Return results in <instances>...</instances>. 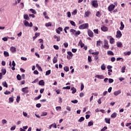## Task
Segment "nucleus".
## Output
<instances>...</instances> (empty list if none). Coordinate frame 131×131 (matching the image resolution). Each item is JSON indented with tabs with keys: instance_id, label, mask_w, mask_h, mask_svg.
Listing matches in <instances>:
<instances>
[{
	"instance_id": "nucleus-1",
	"label": "nucleus",
	"mask_w": 131,
	"mask_h": 131,
	"mask_svg": "<svg viewBox=\"0 0 131 131\" xmlns=\"http://www.w3.org/2000/svg\"><path fill=\"white\" fill-rule=\"evenodd\" d=\"M88 27H89V24L86 23V24H84L80 25L79 27V28L80 29L82 30V29H85L88 28Z\"/></svg>"
},
{
	"instance_id": "nucleus-2",
	"label": "nucleus",
	"mask_w": 131,
	"mask_h": 131,
	"mask_svg": "<svg viewBox=\"0 0 131 131\" xmlns=\"http://www.w3.org/2000/svg\"><path fill=\"white\" fill-rule=\"evenodd\" d=\"M104 46H103V48L104 49H105V50H108L109 49V45H108V40L105 39L104 40Z\"/></svg>"
},
{
	"instance_id": "nucleus-3",
	"label": "nucleus",
	"mask_w": 131,
	"mask_h": 131,
	"mask_svg": "<svg viewBox=\"0 0 131 131\" xmlns=\"http://www.w3.org/2000/svg\"><path fill=\"white\" fill-rule=\"evenodd\" d=\"M122 36V34L121 33V32L120 30H118L117 31L116 37L117 38H120Z\"/></svg>"
},
{
	"instance_id": "nucleus-4",
	"label": "nucleus",
	"mask_w": 131,
	"mask_h": 131,
	"mask_svg": "<svg viewBox=\"0 0 131 131\" xmlns=\"http://www.w3.org/2000/svg\"><path fill=\"white\" fill-rule=\"evenodd\" d=\"M21 92L24 93V94H28V93H29V91H28V87H25L22 88Z\"/></svg>"
},
{
	"instance_id": "nucleus-5",
	"label": "nucleus",
	"mask_w": 131,
	"mask_h": 131,
	"mask_svg": "<svg viewBox=\"0 0 131 131\" xmlns=\"http://www.w3.org/2000/svg\"><path fill=\"white\" fill-rule=\"evenodd\" d=\"M115 9V5L113 4H111L110 6L108 7V10L109 12H112L113 10Z\"/></svg>"
},
{
	"instance_id": "nucleus-6",
	"label": "nucleus",
	"mask_w": 131,
	"mask_h": 131,
	"mask_svg": "<svg viewBox=\"0 0 131 131\" xmlns=\"http://www.w3.org/2000/svg\"><path fill=\"white\" fill-rule=\"evenodd\" d=\"M92 6L94 8H98V1L97 0H94L92 2Z\"/></svg>"
},
{
	"instance_id": "nucleus-7",
	"label": "nucleus",
	"mask_w": 131,
	"mask_h": 131,
	"mask_svg": "<svg viewBox=\"0 0 131 131\" xmlns=\"http://www.w3.org/2000/svg\"><path fill=\"white\" fill-rule=\"evenodd\" d=\"M88 33L90 37H94V33L91 30H88Z\"/></svg>"
},
{
	"instance_id": "nucleus-8",
	"label": "nucleus",
	"mask_w": 131,
	"mask_h": 131,
	"mask_svg": "<svg viewBox=\"0 0 131 131\" xmlns=\"http://www.w3.org/2000/svg\"><path fill=\"white\" fill-rule=\"evenodd\" d=\"M61 31H63V28L61 27H58L56 30V32L58 34H60Z\"/></svg>"
},
{
	"instance_id": "nucleus-9",
	"label": "nucleus",
	"mask_w": 131,
	"mask_h": 131,
	"mask_svg": "<svg viewBox=\"0 0 131 131\" xmlns=\"http://www.w3.org/2000/svg\"><path fill=\"white\" fill-rule=\"evenodd\" d=\"M120 94H121V90H118L114 92V95L116 96H118V95H120Z\"/></svg>"
},
{
	"instance_id": "nucleus-10",
	"label": "nucleus",
	"mask_w": 131,
	"mask_h": 131,
	"mask_svg": "<svg viewBox=\"0 0 131 131\" xmlns=\"http://www.w3.org/2000/svg\"><path fill=\"white\" fill-rule=\"evenodd\" d=\"M101 29L102 31H104V32H105L106 31H108V28L105 26L101 27Z\"/></svg>"
},
{
	"instance_id": "nucleus-11",
	"label": "nucleus",
	"mask_w": 131,
	"mask_h": 131,
	"mask_svg": "<svg viewBox=\"0 0 131 131\" xmlns=\"http://www.w3.org/2000/svg\"><path fill=\"white\" fill-rule=\"evenodd\" d=\"M120 30H123L124 29V25L123 24V22L121 21L120 23V27L119 28Z\"/></svg>"
},
{
	"instance_id": "nucleus-12",
	"label": "nucleus",
	"mask_w": 131,
	"mask_h": 131,
	"mask_svg": "<svg viewBox=\"0 0 131 131\" xmlns=\"http://www.w3.org/2000/svg\"><path fill=\"white\" fill-rule=\"evenodd\" d=\"M84 18H86V17H89L90 15H91V12L90 11H87L84 13Z\"/></svg>"
},
{
	"instance_id": "nucleus-13",
	"label": "nucleus",
	"mask_w": 131,
	"mask_h": 131,
	"mask_svg": "<svg viewBox=\"0 0 131 131\" xmlns=\"http://www.w3.org/2000/svg\"><path fill=\"white\" fill-rule=\"evenodd\" d=\"M95 77H96L97 78H98L99 79H104L103 75H96L95 76Z\"/></svg>"
},
{
	"instance_id": "nucleus-14",
	"label": "nucleus",
	"mask_w": 131,
	"mask_h": 131,
	"mask_svg": "<svg viewBox=\"0 0 131 131\" xmlns=\"http://www.w3.org/2000/svg\"><path fill=\"white\" fill-rule=\"evenodd\" d=\"M107 54L108 55V56H114V53H113V51H108L107 52Z\"/></svg>"
},
{
	"instance_id": "nucleus-15",
	"label": "nucleus",
	"mask_w": 131,
	"mask_h": 131,
	"mask_svg": "<svg viewBox=\"0 0 131 131\" xmlns=\"http://www.w3.org/2000/svg\"><path fill=\"white\" fill-rule=\"evenodd\" d=\"M110 42L111 45H113V43H114V41H115V40L112 37L110 36Z\"/></svg>"
},
{
	"instance_id": "nucleus-16",
	"label": "nucleus",
	"mask_w": 131,
	"mask_h": 131,
	"mask_svg": "<svg viewBox=\"0 0 131 131\" xmlns=\"http://www.w3.org/2000/svg\"><path fill=\"white\" fill-rule=\"evenodd\" d=\"M10 51L12 52V53H16V48L14 47H11L10 48Z\"/></svg>"
},
{
	"instance_id": "nucleus-17",
	"label": "nucleus",
	"mask_w": 131,
	"mask_h": 131,
	"mask_svg": "<svg viewBox=\"0 0 131 131\" xmlns=\"http://www.w3.org/2000/svg\"><path fill=\"white\" fill-rule=\"evenodd\" d=\"M39 35H40V33H35V36H34L33 37V40H34V39H35V38L38 37V36H39Z\"/></svg>"
},
{
	"instance_id": "nucleus-18",
	"label": "nucleus",
	"mask_w": 131,
	"mask_h": 131,
	"mask_svg": "<svg viewBox=\"0 0 131 131\" xmlns=\"http://www.w3.org/2000/svg\"><path fill=\"white\" fill-rule=\"evenodd\" d=\"M53 63H54V64H56V63H57V62H58V57L55 56V57L53 58Z\"/></svg>"
},
{
	"instance_id": "nucleus-19",
	"label": "nucleus",
	"mask_w": 131,
	"mask_h": 131,
	"mask_svg": "<svg viewBox=\"0 0 131 131\" xmlns=\"http://www.w3.org/2000/svg\"><path fill=\"white\" fill-rule=\"evenodd\" d=\"M70 32H71V35H75V32H76V30H74V29H71V30H70Z\"/></svg>"
},
{
	"instance_id": "nucleus-20",
	"label": "nucleus",
	"mask_w": 131,
	"mask_h": 131,
	"mask_svg": "<svg viewBox=\"0 0 131 131\" xmlns=\"http://www.w3.org/2000/svg\"><path fill=\"white\" fill-rule=\"evenodd\" d=\"M116 45L118 48H121L122 47V43L121 42H117Z\"/></svg>"
},
{
	"instance_id": "nucleus-21",
	"label": "nucleus",
	"mask_w": 131,
	"mask_h": 131,
	"mask_svg": "<svg viewBox=\"0 0 131 131\" xmlns=\"http://www.w3.org/2000/svg\"><path fill=\"white\" fill-rule=\"evenodd\" d=\"M81 32L80 31H76L75 32V36H76V37H77V36H78V35H79V34H80Z\"/></svg>"
},
{
	"instance_id": "nucleus-22",
	"label": "nucleus",
	"mask_w": 131,
	"mask_h": 131,
	"mask_svg": "<svg viewBox=\"0 0 131 131\" xmlns=\"http://www.w3.org/2000/svg\"><path fill=\"white\" fill-rule=\"evenodd\" d=\"M71 90L72 91V94H75V93H76V89L75 88L72 87Z\"/></svg>"
},
{
	"instance_id": "nucleus-23",
	"label": "nucleus",
	"mask_w": 131,
	"mask_h": 131,
	"mask_svg": "<svg viewBox=\"0 0 131 131\" xmlns=\"http://www.w3.org/2000/svg\"><path fill=\"white\" fill-rule=\"evenodd\" d=\"M24 24L26 27H28L29 26V23H28V21H27V20L24 21Z\"/></svg>"
},
{
	"instance_id": "nucleus-24",
	"label": "nucleus",
	"mask_w": 131,
	"mask_h": 131,
	"mask_svg": "<svg viewBox=\"0 0 131 131\" xmlns=\"http://www.w3.org/2000/svg\"><path fill=\"white\" fill-rule=\"evenodd\" d=\"M36 67L37 68L39 71H42V69H41V67H40L38 64H36Z\"/></svg>"
},
{
	"instance_id": "nucleus-25",
	"label": "nucleus",
	"mask_w": 131,
	"mask_h": 131,
	"mask_svg": "<svg viewBox=\"0 0 131 131\" xmlns=\"http://www.w3.org/2000/svg\"><path fill=\"white\" fill-rule=\"evenodd\" d=\"M117 116V113L115 112L111 115V117H112V118H115V117H116Z\"/></svg>"
},
{
	"instance_id": "nucleus-26",
	"label": "nucleus",
	"mask_w": 131,
	"mask_h": 131,
	"mask_svg": "<svg viewBox=\"0 0 131 131\" xmlns=\"http://www.w3.org/2000/svg\"><path fill=\"white\" fill-rule=\"evenodd\" d=\"M78 43L80 45L81 48H83V47H84V43H82V41L81 40H79Z\"/></svg>"
},
{
	"instance_id": "nucleus-27",
	"label": "nucleus",
	"mask_w": 131,
	"mask_h": 131,
	"mask_svg": "<svg viewBox=\"0 0 131 131\" xmlns=\"http://www.w3.org/2000/svg\"><path fill=\"white\" fill-rule=\"evenodd\" d=\"M24 18L25 19V20H29L30 18H29V16L27 14H24Z\"/></svg>"
},
{
	"instance_id": "nucleus-28",
	"label": "nucleus",
	"mask_w": 131,
	"mask_h": 131,
	"mask_svg": "<svg viewBox=\"0 0 131 131\" xmlns=\"http://www.w3.org/2000/svg\"><path fill=\"white\" fill-rule=\"evenodd\" d=\"M54 38L56 39L57 41H60V36H57V35H54Z\"/></svg>"
},
{
	"instance_id": "nucleus-29",
	"label": "nucleus",
	"mask_w": 131,
	"mask_h": 131,
	"mask_svg": "<svg viewBox=\"0 0 131 131\" xmlns=\"http://www.w3.org/2000/svg\"><path fill=\"white\" fill-rule=\"evenodd\" d=\"M2 74H3V75H6V73H7V70L6 69H2Z\"/></svg>"
},
{
	"instance_id": "nucleus-30",
	"label": "nucleus",
	"mask_w": 131,
	"mask_h": 131,
	"mask_svg": "<svg viewBox=\"0 0 131 131\" xmlns=\"http://www.w3.org/2000/svg\"><path fill=\"white\" fill-rule=\"evenodd\" d=\"M38 84L39 85H45V82L43 80H41L40 81H39Z\"/></svg>"
},
{
	"instance_id": "nucleus-31",
	"label": "nucleus",
	"mask_w": 131,
	"mask_h": 131,
	"mask_svg": "<svg viewBox=\"0 0 131 131\" xmlns=\"http://www.w3.org/2000/svg\"><path fill=\"white\" fill-rule=\"evenodd\" d=\"M102 42L101 40L97 41L96 46L97 47H100L101 46V43H102Z\"/></svg>"
},
{
	"instance_id": "nucleus-32",
	"label": "nucleus",
	"mask_w": 131,
	"mask_h": 131,
	"mask_svg": "<svg viewBox=\"0 0 131 131\" xmlns=\"http://www.w3.org/2000/svg\"><path fill=\"white\" fill-rule=\"evenodd\" d=\"M106 123H108V124H110V119L105 118L104 119Z\"/></svg>"
},
{
	"instance_id": "nucleus-33",
	"label": "nucleus",
	"mask_w": 131,
	"mask_h": 131,
	"mask_svg": "<svg viewBox=\"0 0 131 131\" xmlns=\"http://www.w3.org/2000/svg\"><path fill=\"white\" fill-rule=\"evenodd\" d=\"M130 54H131V51L124 52V55H125V56H129Z\"/></svg>"
},
{
	"instance_id": "nucleus-34",
	"label": "nucleus",
	"mask_w": 131,
	"mask_h": 131,
	"mask_svg": "<svg viewBox=\"0 0 131 131\" xmlns=\"http://www.w3.org/2000/svg\"><path fill=\"white\" fill-rule=\"evenodd\" d=\"M125 68H126V67L125 66H123L122 67V68H121V73H124V72H125Z\"/></svg>"
},
{
	"instance_id": "nucleus-35",
	"label": "nucleus",
	"mask_w": 131,
	"mask_h": 131,
	"mask_svg": "<svg viewBox=\"0 0 131 131\" xmlns=\"http://www.w3.org/2000/svg\"><path fill=\"white\" fill-rule=\"evenodd\" d=\"M63 70L64 71H66V72H68V71H69V67L66 66L63 68Z\"/></svg>"
},
{
	"instance_id": "nucleus-36",
	"label": "nucleus",
	"mask_w": 131,
	"mask_h": 131,
	"mask_svg": "<svg viewBox=\"0 0 131 131\" xmlns=\"http://www.w3.org/2000/svg\"><path fill=\"white\" fill-rule=\"evenodd\" d=\"M43 15L45 16V19H49V16L47 15V12L45 11L43 13Z\"/></svg>"
},
{
	"instance_id": "nucleus-37",
	"label": "nucleus",
	"mask_w": 131,
	"mask_h": 131,
	"mask_svg": "<svg viewBox=\"0 0 131 131\" xmlns=\"http://www.w3.org/2000/svg\"><path fill=\"white\" fill-rule=\"evenodd\" d=\"M88 126H92V125H94V122L93 121H91L88 123Z\"/></svg>"
},
{
	"instance_id": "nucleus-38",
	"label": "nucleus",
	"mask_w": 131,
	"mask_h": 131,
	"mask_svg": "<svg viewBox=\"0 0 131 131\" xmlns=\"http://www.w3.org/2000/svg\"><path fill=\"white\" fill-rule=\"evenodd\" d=\"M101 70H105L106 69V66H105V64L103 63L101 65Z\"/></svg>"
},
{
	"instance_id": "nucleus-39",
	"label": "nucleus",
	"mask_w": 131,
	"mask_h": 131,
	"mask_svg": "<svg viewBox=\"0 0 131 131\" xmlns=\"http://www.w3.org/2000/svg\"><path fill=\"white\" fill-rule=\"evenodd\" d=\"M4 55L5 56V57H9V52H8L7 51H4Z\"/></svg>"
},
{
	"instance_id": "nucleus-40",
	"label": "nucleus",
	"mask_w": 131,
	"mask_h": 131,
	"mask_svg": "<svg viewBox=\"0 0 131 131\" xmlns=\"http://www.w3.org/2000/svg\"><path fill=\"white\" fill-rule=\"evenodd\" d=\"M84 120V117H81L79 120H78V122H82Z\"/></svg>"
},
{
	"instance_id": "nucleus-41",
	"label": "nucleus",
	"mask_w": 131,
	"mask_h": 131,
	"mask_svg": "<svg viewBox=\"0 0 131 131\" xmlns=\"http://www.w3.org/2000/svg\"><path fill=\"white\" fill-rule=\"evenodd\" d=\"M2 84L3 86H4L5 88H8V84L7 83V82L6 81L3 82Z\"/></svg>"
},
{
	"instance_id": "nucleus-42",
	"label": "nucleus",
	"mask_w": 131,
	"mask_h": 131,
	"mask_svg": "<svg viewBox=\"0 0 131 131\" xmlns=\"http://www.w3.org/2000/svg\"><path fill=\"white\" fill-rule=\"evenodd\" d=\"M45 26L46 27H50V26H52V23H48L45 24Z\"/></svg>"
},
{
	"instance_id": "nucleus-43",
	"label": "nucleus",
	"mask_w": 131,
	"mask_h": 131,
	"mask_svg": "<svg viewBox=\"0 0 131 131\" xmlns=\"http://www.w3.org/2000/svg\"><path fill=\"white\" fill-rule=\"evenodd\" d=\"M7 122H8V121H7L6 119H3L2 120V124H7Z\"/></svg>"
},
{
	"instance_id": "nucleus-44",
	"label": "nucleus",
	"mask_w": 131,
	"mask_h": 131,
	"mask_svg": "<svg viewBox=\"0 0 131 131\" xmlns=\"http://www.w3.org/2000/svg\"><path fill=\"white\" fill-rule=\"evenodd\" d=\"M96 17H101V13H100V12L98 11L97 12L96 14Z\"/></svg>"
},
{
	"instance_id": "nucleus-45",
	"label": "nucleus",
	"mask_w": 131,
	"mask_h": 131,
	"mask_svg": "<svg viewBox=\"0 0 131 131\" xmlns=\"http://www.w3.org/2000/svg\"><path fill=\"white\" fill-rule=\"evenodd\" d=\"M30 11L32 13V14H36V11L33 9H30Z\"/></svg>"
},
{
	"instance_id": "nucleus-46",
	"label": "nucleus",
	"mask_w": 131,
	"mask_h": 131,
	"mask_svg": "<svg viewBox=\"0 0 131 131\" xmlns=\"http://www.w3.org/2000/svg\"><path fill=\"white\" fill-rule=\"evenodd\" d=\"M70 23H71V25H72V26H74V27L76 26L75 23L74 21H73V20H71Z\"/></svg>"
},
{
	"instance_id": "nucleus-47",
	"label": "nucleus",
	"mask_w": 131,
	"mask_h": 131,
	"mask_svg": "<svg viewBox=\"0 0 131 131\" xmlns=\"http://www.w3.org/2000/svg\"><path fill=\"white\" fill-rule=\"evenodd\" d=\"M116 60L117 61H121V62H123V58H121V57H118L116 58Z\"/></svg>"
},
{
	"instance_id": "nucleus-48",
	"label": "nucleus",
	"mask_w": 131,
	"mask_h": 131,
	"mask_svg": "<svg viewBox=\"0 0 131 131\" xmlns=\"http://www.w3.org/2000/svg\"><path fill=\"white\" fill-rule=\"evenodd\" d=\"M50 74H51V70H48L46 73V76L50 75Z\"/></svg>"
},
{
	"instance_id": "nucleus-49",
	"label": "nucleus",
	"mask_w": 131,
	"mask_h": 131,
	"mask_svg": "<svg viewBox=\"0 0 131 131\" xmlns=\"http://www.w3.org/2000/svg\"><path fill=\"white\" fill-rule=\"evenodd\" d=\"M68 55H69L70 57H72L73 56V54L71 51H68L67 52Z\"/></svg>"
},
{
	"instance_id": "nucleus-50",
	"label": "nucleus",
	"mask_w": 131,
	"mask_h": 131,
	"mask_svg": "<svg viewBox=\"0 0 131 131\" xmlns=\"http://www.w3.org/2000/svg\"><path fill=\"white\" fill-rule=\"evenodd\" d=\"M70 89H71L70 86H67L62 88V90H70Z\"/></svg>"
},
{
	"instance_id": "nucleus-51",
	"label": "nucleus",
	"mask_w": 131,
	"mask_h": 131,
	"mask_svg": "<svg viewBox=\"0 0 131 131\" xmlns=\"http://www.w3.org/2000/svg\"><path fill=\"white\" fill-rule=\"evenodd\" d=\"M71 102L73 103L74 104H77V103H78V100H72Z\"/></svg>"
},
{
	"instance_id": "nucleus-52",
	"label": "nucleus",
	"mask_w": 131,
	"mask_h": 131,
	"mask_svg": "<svg viewBox=\"0 0 131 131\" xmlns=\"http://www.w3.org/2000/svg\"><path fill=\"white\" fill-rule=\"evenodd\" d=\"M99 51H97L96 52H93L91 54L92 55H94L95 56H97V55H99Z\"/></svg>"
},
{
	"instance_id": "nucleus-53",
	"label": "nucleus",
	"mask_w": 131,
	"mask_h": 131,
	"mask_svg": "<svg viewBox=\"0 0 131 131\" xmlns=\"http://www.w3.org/2000/svg\"><path fill=\"white\" fill-rule=\"evenodd\" d=\"M116 60V58L115 57H113L111 58V62H115V60Z\"/></svg>"
},
{
	"instance_id": "nucleus-54",
	"label": "nucleus",
	"mask_w": 131,
	"mask_h": 131,
	"mask_svg": "<svg viewBox=\"0 0 131 131\" xmlns=\"http://www.w3.org/2000/svg\"><path fill=\"white\" fill-rule=\"evenodd\" d=\"M48 115L47 112H43L41 114V116H47Z\"/></svg>"
},
{
	"instance_id": "nucleus-55",
	"label": "nucleus",
	"mask_w": 131,
	"mask_h": 131,
	"mask_svg": "<svg viewBox=\"0 0 131 131\" xmlns=\"http://www.w3.org/2000/svg\"><path fill=\"white\" fill-rule=\"evenodd\" d=\"M114 81V80H113V79L110 78L108 79L109 83H112Z\"/></svg>"
},
{
	"instance_id": "nucleus-56",
	"label": "nucleus",
	"mask_w": 131,
	"mask_h": 131,
	"mask_svg": "<svg viewBox=\"0 0 131 131\" xmlns=\"http://www.w3.org/2000/svg\"><path fill=\"white\" fill-rule=\"evenodd\" d=\"M94 32L96 34H99V31L98 30V29H94Z\"/></svg>"
},
{
	"instance_id": "nucleus-57",
	"label": "nucleus",
	"mask_w": 131,
	"mask_h": 131,
	"mask_svg": "<svg viewBox=\"0 0 131 131\" xmlns=\"http://www.w3.org/2000/svg\"><path fill=\"white\" fill-rule=\"evenodd\" d=\"M53 48H54V49H55V50L59 49V46H58L57 45H54Z\"/></svg>"
},
{
	"instance_id": "nucleus-58",
	"label": "nucleus",
	"mask_w": 131,
	"mask_h": 131,
	"mask_svg": "<svg viewBox=\"0 0 131 131\" xmlns=\"http://www.w3.org/2000/svg\"><path fill=\"white\" fill-rule=\"evenodd\" d=\"M8 37H4L2 38V40H4V41H8Z\"/></svg>"
},
{
	"instance_id": "nucleus-59",
	"label": "nucleus",
	"mask_w": 131,
	"mask_h": 131,
	"mask_svg": "<svg viewBox=\"0 0 131 131\" xmlns=\"http://www.w3.org/2000/svg\"><path fill=\"white\" fill-rule=\"evenodd\" d=\"M41 98V95H39L38 97L35 98V100H39Z\"/></svg>"
},
{
	"instance_id": "nucleus-60",
	"label": "nucleus",
	"mask_w": 131,
	"mask_h": 131,
	"mask_svg": "<svg viewBox=\"0 0 131 131\" xmlns=\"http://www.w3.org/2000/svg\"><path fill=\"white\" fill-rule=\"evenodd\" d=\"M16 78L18 80H21V76H20L19 74H18L16 76Z\"/></svg>"
},
{
	"instance_id": "nucleus-61",
	"label": "nucleus",
	"mask_w": 131,
	"mask_h": 131,
	"mask_svg": "<svg viewBox=\"0 0 131 131\" xmlns=\"http://www.w3.org/2000/svg\"><path fill=\"white\" fill-rule=\"evenodd\" d=\"M5 95H10L11 94V92L6 91L4 92Z\"/></svg>"
},
{
	"instance_id": "nucleus-62",
	"label": "nucleus",
	"mask_w": 131,
	"mask_h": 131,
	"mask_svg": "<svg viewBox=\"0 0 131 131\" xmlns=\"http://www.w3.org/2000/svg\"><path fill=\"white\" fill-rule=\"evenodd\" d=\"M64 48H68V43L66 42L63 43Z\"/></svg>"
},
{
	"instance_id": "nucleus-63",
	"label": "nucleus",
	"mask_w": 131,
	"mask_h": 131,
	"mask_svg": "<svg viewBox=\"0 0 131 131\" xmlns=\"http://www.w3.org/2000/svg\"><path fill=\"white\" fill-rule=\"evenodd\" d=\"M66 109L68 110V111H71V107L69 106H67L66 107Z\"/></svg>"
},
{
	"instance_id": "nucleus-64",
	"label": "nucleus",
	"mask_w": 131,
	"mask_h": 131,
	"mask_svg": "<svg viewBox=\"0 0 131 131\" xmlns=\"http://www.w3.org/2000/svg\"><path fill=\"white\" fill-rule=\"evenodd\" d=\"M61 106H57V107H56V110L57 111H59V110H61Z\"/></svg>"
}]
</instances>
